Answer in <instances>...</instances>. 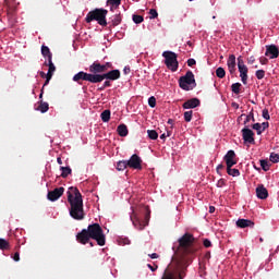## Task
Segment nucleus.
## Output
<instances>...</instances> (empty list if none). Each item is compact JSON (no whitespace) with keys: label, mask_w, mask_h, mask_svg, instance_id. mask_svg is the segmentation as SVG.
Segmentation results:
<instances>
[{"label":"nucleus","mask_w":279,"mask_h":279,"mask_svg":"<svg viewBox=\"0 0 279 279\" xmlns=\"http://www.w3.org/2000/svg\"><path fill=\"white\" fill-rule=\"evenodd\" d=\"M270 162H279V155L276 153H271L269 157Z\"/></svg>","instance_id":"ea45409f"},{"label":"nucleus","mask_w":279,"mask_h":279,"mask_svg":"<svg viewBox=\"0 0 279 279\" xmlns=\"http://www.w3.org/2000/svg\"><path fill=\"white\" fill-rule=\"evenodd\" d=\"M13 260H15V263H19L21 260V255L19 253H15L13 256Z\"/></svg>","instance_id":"09e8293b"},{"label":"nucleus","mask_w":279,"mask_h":279,"mask_svg":"<svg viewBox=\"0 0 279 279\" xmlns=\"http://www.w3.org/2000/svg\"><path fill=\"white\" fill-rule=\"evenodd\" d=\"M87 232H89V236L96 241L98 245L102 247L106 245V234H104V229L99 223H93L87 227Z\"/></svg>","instance_id":"7ed1b4c3"},{"label":"nucleus","mask_w":279,"mask_h":279,"mask_svg":"<svg viewBox=\"0 0 279 279\" xmlns=\"http://www.w3.org/2000/svg\"><path fill=\"white\" fill-rule=\"evenodd\" d=\"M119 77H121V72L119 70H111L104 74H96V84L104 82V80H111L114 82V80H119Z\"/></svg>","instance_id":"423d86ee"},{"label":"nucleus","mask_w":279,"mask_h":279,"mask_svg":"<svg viewBox=\"0 0 279 279\" xmlns=\"http://www.w3.org/2000/svg\"><path fill=\"white\" fill-rule=\"evenodd\" d=\"M197 106H199V99H197V98H192V99L186 100V101L183 104V109H184V110H191V109H193V108H197Z\"/></svg>","instance_id":"a211bd4d"},{"label":"nucleus","mask_w":279,"mask_h":279,"mask_svg":"<svg viewBox=\"0 0 279 279\" xmlns=\"http://www.w3.org/2000/svg\"><path fill=\"white\" fill-rule=\"evenodd\" d=\"M107 15L108 10L95 9L94 11L87 13L86 23H93V21H97L98 24H100L102 27H106L108 25V22L106 21Z\"/></svg>","instance_id":"f03ea898"},{"label":"nucleus","mask_w":279,"mask_h":279,"mask_svg":"<svg viewBox=\"0 0 279 279\" xmlns=\"http://www.w3.org/2000/svg\"><path fill=\"white\" fill-rule=\"evenodd\" d=\"M195 64H197V61H195V59L187 60V66H195Z\"/></svg>","instance_id":"49530a36"},{"label":"nucleus","mask_w":279,"mask_h":279,"mask_svg":"<svg viewBox=\"0 0 279 279\" xmlns=\"http://www.w3.org/2000/svg\"><path fill=\"white\" fill-rule=\"evenodd\" d=\"M219 169H223V165H218L217 171H219Z\"/></svg>","instance_id":"e2e57ef3"},{"label":"nucleus","mask_w":279,"mask_h":279,"mask_svg":"<svg viewBox=\"0 0 279 279\" xmlns=\"http://www.w3.org/2000/svg\"><path fill=\"white\" fill-rule=\"evenodd\" d=\"M100 118L104 123H108L110 121V110L102 111Z\"/></svg>","instance_id":"c85d7f7f"},{"label":"nucleus","mask_w":279,"mask_h":279,"mask_svg":"<svg viewBox=\"0 0 279 279\" xmlns=\"http://www.w3.org/2000/svg\"><path fill=\"white\" fill-rule=\"evenodd\" d=\"M128 167H129L128 160L118 161V163H117V169L119 171H125V169H128Z\"/></svg>","instance_id":"cd10ccee"},{"label":"nucleus","mask_w":279,"mask_h":279,"mask_svg":"<svg viewBox=\"0 0 279 279\" xmlns=\"http://www.w3.org/2000/svg\"><path fill=\"white\" fill-rule=\"evenodd\" d=\"M108 69H112V63L107 62L106 64H101V63L94 62L89 66V71L90 73H94V75H98L97 73H106Z\"/></svg>","instance_id":"1a4fd4ad"},{"label":"nucleus","mask_w":279,"mask_h":279,"mask_svg":"<svg viewBox=\"0 0 279 279\" xmlns=\"http://www.w3.org/2000/svg\"><path fill=\"white\" fill-rule=\"evenodd\" d=\"M162 58H165V64L167 69H169L172 72L178 71V54L173 51H163Z\"/></svg>","instance_id":"39448f33"},{"label":"nucleus","mask_w":279,"mask_h":279,"mask_svg":"<svg viewBox=\"0 0 279 279\" xmlns=\"http://www.w3.org/2000/svg\"><path fill=\"white\" fill-rule=\"evenodd\" d=\"M45 65L48 68V73L45 74V72H40L41 77L46 76V82L44 86H47L49 82H51V77H53V73H56V65L53 64V60L50 59L48 61H45Z\"/></svg>","instance_id":"6e6552de"},{"label":"nucleus","mask_w":279,"mask_h":279,"mask_svg":"<svg viewBox=\"0 0 279 279\" xmlns=\"http://www.w3.org/2000/svg\"><path fill=\"white\" fill-rule=\"evenodd\" d=\"M253 130H255L258 135L263 134V125L260 123L253 124Z\"/></svg>","instance_id":"4c0bfd02"},{"label":"nucleus","mask_w":279,"mask_h":279,"mask_svg":"<svg viewBox=\"0 0 279 279\" xmlns=\"http://www.w3.org/2000/svg\"><path fill=\"white\" fill-rule=\"evenodd\" d=\"M265 56L270 58V60L278 58V56H279L278 47H276L275 45L267 46Z\"/></svg>","instance_id":"dca6fc26"},{"label":"nucleus","mask_w":279,"mask_h":279,"mask_svg":"<svg viewBox=\"0 0 279 279\" xmlns=\"http://www.w3.org/2000/svg\"><path fill=\"white\" fill-rule=\"evenodd\" d=\"M143 21H144L143 15H136V14L133 15V22H134L136 25L143 23Z\"/></svg>","instance_id":"58836bf2"},{"label":"nucleus","mask_w":279,"mask_h":279,"mask_svg":"<svg viewBox=\"0 0 279 279\" xmlns=\"http://www.w3.org/2000/svg\"><path fill=\"white\" fill-rule=\"evenodd\" d=\"M192 119H193V111H185L184 112V121L186 123H191Z\"/></svg>","instance_id":"c9c22d12"},{"label":"nucleus","mask_w":279,"mask_h":279,"mask_svg":"<svg viewBox=\"0 0 279 279\" xmlns=\"http://www.w3.org/2000/svg\"><path fill=\"white\" fill-rule=\"evenodd\" d=\"M57 162H58V165H62V158L58 157Z\"/></svg>","instance_id":"bf43d9fd"},{"label":"nucleus","mask_w":279,"mask_h":279,"mask_svg":"<svg viewBox=\"0 0 279 279\" xmlns=\"http://www.w3.org/2000/svg\"><path fill=\"white\" fill-rule=\"evenodd\" d=\"M167 136H171V132L168 131V132H167Z\"/></svg>","instance_id":"338daca9"},{"label":"nucleus","mask_w":279,"mask_h":279,"mask_svg":"<svg viewBox=\"0 0 279 279\" xmlns=\"http://www.w3.org/2000/svg\"><path fill=\"white\" fill-rule=\"evenodd\" d=\"M61 195H64V187H57L53 191L48 192V199L49 202H58Z\"/></svg>","instance_id":"ddd939ff"},{"label":"nucleus","mask_w":279,"mask_h":279,"mask_svg":"<svg viewBox=\"0 0 279 279\" xmlns=\"http://www.w3.org/2000/svg\"><path fill=\"white\" fill-rule=\"evenodd\" d=\"M10 248V243L5 241L4 239H0V250H9Z\"/></svg>","instance_id":"e433bc0d"},{"label":"nucleus","mask_w":279,"mask_h":279,"mask_svg":"<svg viewBox=\"0 0 279 279\" xmlns=\"http://www.w3.org/2000/svg\"><path fill=\"white\" fill-rule=\"evenodd\" d=\"M68 202L70 204V217L76 221H82L86 217V214L84 213L82 193H80L77 187H69Z\"/></svg>","instance_id":"f257e3e1"},{"label":"nucleus","mask_w":279,"mask_h":279,"mask_svg":"<svg viewBox=\"0 0 279 279\" xmlns=\"http://www.w3.org/2000/svg\"><path fill=\"white\" fill-rule=\"evenodd\" d=\"M204 246L205 247H210V245H213V243L210 242V240H208V239H206V240H204Z\"/></svg>","instance_id":"de8ad7c7"},{"label":"nucleus","mask_w":279,"mask_h":279,"mask_svg":"<svg viewBox=\"0 0 279 279\" xmlns=\"http://www.w3.org/2000/svg\"><path fill=\"white\" fill-rule=\"evenodd\" d=\"M251 119H253V121H254V116H246V119H245L244 123H248V121Z\"/></svg>","instance_id":"4d7b16f0"},{"label":"nucleus","mask_w":279,"mask_h":279,"mask_svg":"<svg viewBox=\"0 0 279 279\" xmlns=\"http://www.w3.org/2000/svg\"><path fill=\"white\" fill-rule=\"evenodd\" d=\"M217 186H218V189L226 186V181L223 179L218 180Z\"/></svg>","instance_id":"a18cd8bd"},{"label":"nucleus","mask_w":279,"mask_h":279,"mask_svg":"<svg viewBox=\"0 0 279 279\" xmlns=\"http://www.w3.org/2000/svg\"><path fill=\"white\" fill-rule=\"evenodd\" d=\"M119 136L125 137L128 136V126L125 124H120L117 129Z\"/></svg>","instance_id":"5701e85b"},{"label":"nucleus","mask_w":279,"mask_h":279,"mask_svg":"<svg viewBox=\"0 0 279 279\" xmlns=\"http://www.w3.org/2000/svg\"><path fill=\"white\" fill-rule=\"evenodd\" d=\"M110 86V81H105L104 86L100 88V90H104V88H108Z\"/></svg>","instance_id":"8fccbe9b"},{"label":"nucleus","mask_w":279,"mask_h":279,"mask_svg":"<svg viewBox=\"0 0 279 279\" xmlns=\"http://www.w3.org/2000/svg\"><path fill=\"white\" fill-rule=\"evenodd\" d=\"M236 154L234 150H228V153L225 155V161L227 167H234L236 165Z\"/></svg>","instance_id":"2eb2a0df"},{"label":"nucleus","mask_w":279,"mask_h":279,"mask_svg":"<svg viewBox=\"0 0 279 279\" xmlns=\"http://www.w3.org/2000/svg\"><path fill=\"white\" fill-rule=\"evenodd\" d=\"M227 173L228 175H232V178H239V175H241L239 169H234L232 167H227Z\"/></svg>","instance_id":"b1692460"},{"label":"nucleus","mask_w":279,"mask_h":279,"mask_svg":"<svg viewBox=\"0 0 279 279\" xmlns=\"http://www.w3.org/2000/svg\"><path fill=\"white\" fill-rule=\"evenodd\" d=\"M232 93L239 95L241 93V83H234L231 85Z\"/></svg>","instance_id":"473e14b6"},{"label":"nucleus","mask_w":279,"mask_h":279,"mask_svg":"<svg viewBox=\"0 0 279 279\" xmlns=\"http://www.w3.org/2000/svg\"><path fill=\"white\" fill-rule=\"evenodd\" d=\"M256 195L258 199H267V197H269V192H267L265 185H259L256 187Z\"/></svg>","instance_id":"6ab92c4d"},{"label":"nucleus","mask_w":279,"mask_h":279,"mask_svg":"<svg viewBox=\"0 0 279 279\" xmlns=\"http://www.w3.org/2000/svg\"><path fill=\"white\" fill-rule=\"evenodd\" d=\"M254 169H256V171H260V168H257L256 166H254Z\"/></svg>","instance_id":"69168bd1"},{"label":"nucleus","mask_w":279,"mask_h":279,"mask_svg":"<svg viewBox=\"0 0 279 279\" xmlns=\"http://www.w3.org/2000/svg\"><path fill=\"white\" fill-rule=\"evenodd\" d=\"M123 73H124V75H128L130 73V66H125L123 69Z\"/></svg>","instance_id":"5fc2aeb1"},{"label":"nucleus","mask_w":279,"mask_h":279,"mask_svg":"<svg viewBox=\"0 0 279 279\" xmlns=\"http://www.w3.org/2000/svg\"><path fill=\"white\" fill-rule=\"evenodd\" d=\"M148 105L150 108H156V98L154 96L148 99Z\"/></svg>","instance_id":"c03bdc74"},{"label":"nucleus","mask_w":279,"mask_h":279,"mask_svg":"<svg viewBox=\"0 0 279 279\" xmlns=\"http://www.w3.org/2000/svg\"><path fill=\"white\" fill-rule=\"evenodd\" d=\"M259 165H260L263 171H269V168H270L269 160L262 159V160H259Z\"/></svg>","instance_id":"c756f323"},{"label":"nucleus","mask_w":279,"mask_h":279,"mask_svg":"<svg viewBox=\"0 0 279 279\" xmlns=\"http://www.w3.org/2000/svg\"><path fill=\"white\" fill-rule=\"evenodd\" d=\"M126 163L129 165L130 169H137L138 171L143 169V159H141L136 154L132 155L131 158L126 160Z\"/></svg>","instance_id":"9b49d317"},{"label":"nucleus","mask_w":279,"mask_h":279,"mask_svg":"<svg viewBox=\"0 0 279 279\" xmlns=\"http://www.w3.org/2000/svg\"><path fill=\"white\" fill-rule=\"evenodd\" d=\"M14 12H16V8H14L12 5H8V17L11 21H14Z\"/></svg>","instance_id":"7c9ffc66"},{"label":"nucleus","mask_w":279,"mask_h":279,"mask_svg":"<svg viewBox=\"0 0 279 279\" xmlns=\"http://www.w3.org/2000/svg\"><path fill=\"white\" fill-rule=\"evenodd\" d=\"M267 128H269V123H268V122H264V123L262 124V130H263V132H265V130H267Z\"/></svg>","instance_id":"3c124183"},{"label":"nucleus","mask_w":279,"mask_h":279,"mask_svg":"<svg viewBox=\"0 0 279 279\" xmlns=\"http://www.w3.org/2000/svg\"><path fill=\"white\" fill-rule=\"evenodd\" d=\"M131 221L136 230H144L145 226H147V222H141V219L137 217L134 218V216H131Z\"/></svg>","instance_id":"412c9836"},{"label":"nucleus","mask_w":279,"mask_h":279,"mask_svg":"<svg viewBox=\"0 0 279 279\" xmlns=\"http://www.w3.org/2000/svg\"><path fill=\"white\" fill-rule=\"evenodd\" d=\"M111 23L114 27H117V25H121V15L120 14L113 15Z\"/></svg>","instance_id":"2f4dec72"},{"label":"nucleus","mask_w":279,"mask_h":279,"mask_svg":"<svg viewBox=\"0 0 279 279\" xmlns=\"http://www.w3.org/2000/svg\"><path fill=\"white\" fill-rule=\"evenodd\" d=\"M168 123H169V125H173V120L169 119Z\"/></svg>","instance_id":"0e129e2a"},{"label":"nucleus","mask_w":279,"mask_h":279,"mask_svg":"<svg viewBox=\"0 0 279 279\" xmlns=\"http://www.w3.org/2000/svg\"><path fill=\"white\" fill-rule=\"evenodd\" d=\"M238 69L241 77V82L243 84H247V65H245V62L243 61V57L238 58Z\"/></svg>","instance_id":"9d476101"},{"label":"nucleus","mask_w":279,"mask_h":279,"mask_svg":"<svg viewBox=\"0 0 279 279\" xmlns=\"http://www.w3.org/2000/svg\"><path fill=\"white\" fill-rule=\"evenodd\" d=\"M209 213H211V214L215 213V207L214 206L209 207Z\"/></svg>","instance_id":"680f3d73"},{"label":"nucleus","mask_w":279,"mask_h":279,"mask_svg":"<svg viewBox=\"0 0 279 279\" xmlns=\"http://www.w3.org/2000/svg\"><path fill=\"white\" fill-rule=\"evenodd\" d=\"M37 110H39V112L45 114V112L49 110V102L40 101Z\"/></svg>","instance_id":"393cba45"},{"label":"nucleus","mask_w":279,"mask_h":279,"mask_svg":"<svg viewBox=\"0 0 279 279\" xmlns=\"http://www.w3.org/2000/svg\"><path fill=\"white\" fill-rule=\"evenodd\" d=\"M147 267L150 269V271H156V269H158V266L154 268V266H151L150 264H148Z\"/></svg>","instance_id":"6e6d98bb"},{"label":"nucleus","mask_w":279,"mask_h":279,"mask_svg":"<svg viewBox=\"0 0 279 279\" xmlns=\"http://www.w3.org/2000/svg\"><path fill=\"white\" fill-rule=\"evenodd\" d=\"M257 80H263L265 77V71L264 70H257L255 73Z\"/></svg>","instance_id":"79ce46f5"},{"label":"nucleus","mask_w":279,"mask_h":279,"mask_svg":"<svg viewBox=\"0 0 279 279\" xmlns=\"http://www.w3.org/2000/svg\"><path fill=\"white\" fill-rule=\"evenodd\" d=\"M90 239H93V238L90 236L88 229H83L76 235V240L78 241V243H82L83 245H86V243H88V241H90Z\"/></svg>","instance_id":"4468645a"},{"label":"nucleus","mask_w":279,"mask_h":279,"mask_svg":"<svg viewBox=\"0 0 279 279\" xmlns=\"http://www.w3.org/2000/svg\"><path fill=\"white\" fill-rule=\"evenodd\" d=\"M227 66L229 69V73L233 75L236 72V57L234 54H230L227 61Z\"/></svg>","instance_id":"f3484780"},{"label":"nucleus","mask_w":279,"mask_h":279,"mask_svg":"<svg viewBox=\"0 0 279 279\" xmlns=\"http://www.w3.org/2000/svg\"><path fill=\"white\" fill-rule=\"evenodd\" d=\"M107 5H111L110 10L112 12L114 8H119L121 5V0H107Z\"/></svg>","instance_id":"a878e982"},{"label":"nucleus","mask_w":279,"mask_h":279,"mask_svg":"<svg viewBox=\"0 0 279 279\" xmlns=\"http://www.w3.org/2000/svg\"><path fill=\"white\" fill-rule=\"evenodd\" d=\"M161 141H165L167 138V135L163 133L160 135Z\"/></svg>","instance_id":"052dcab7"},{"label":"nucleus","mask_w":279,"mask_h":279,"mask_svg":"<svg viewBox=\"0 0 279 279\" xmlns=\"http://www.w3.org/2000/svg\"><path fill=\"white\" fill-rule=\"evenodd\" d=\"M41 56H44V58H46V62L49 60H52V58H53L51 50L47 46H41Z\"/></svg>","instance_id":"4be33fe9"},{"label":"nucleus","mask_w":279,"mask_h":279,"mask_svg":"<svg viewBox=\"0 0 279 279\" xmlns=\"http://www.w3.org/2000/svg\"><path fill=\"white\" fill-rule=\"evenodd\" d=\"M147 134L150 141H156L158 138V132H156L155 130H148Z\"/></svg>","instance_id":"72a5a7b5"},{"label":"nucleus","mask_w":279,"mask_h":279,"mask_svg":"<svg viewBox=\"0 0 279 279\" xmlns=\"http://www.w3.org/2000/svg\"><path fill=\"white\" fill-rule=\"evenodd\" d=\"M61 178H69L71 175V168L70 167H60Z\"/></svg>","instance_id":"bb28decb"},{"label":"nucleus","mask_w":279,"mask_h":279,"mask_svg":"<svg viewBox=\"0 0 279 279\" xmlns=\"http://www.w3.org/2000/svg\"><path fill=\"white\" fill-rule=\"evenodd\" d=\"M262 117L263 119H265L266 121H269L271 119V117L269 116V110L268 109H263L262 111Z\"/></svg>","instance_id":"a19ab883"},{"label":"nucleus","mask_w":279,"mask_h":279,"mask_svg":"<svg viewBox=\"0 0 279 279\" xmlns=\"http://www.w3.org/2000/svg\"><path fill=\"white\" fill-rule=\"evenodd\" d=\"M90 82V84H97V74L86 73L81 71L73 76V82L80 83V81Z\"/></svg>","instance_id":"0eeeda50"},{"label":"nucleus","mask_w":279,"mask_h":279,"mask_svg":"<svg viewBox=\"0 0 279 279\" xmlns=\"http://www.w3.org/2000/svg\"><path fill=\"white\" fill-rule=\"evenodd\" d=\"M150 19H158V11L156 9L149 10Z\"/></svg>","instance_id":"37998d69"},{"label":"nucleus","mask_w":279,"mask_h":279,"mask_svg":"<svg viewBox=\"0 0 279 279\" xmlns=\"http://www.w3.org/2000/svg\"><path fill=\"white\" fill-rule=\"evenodd\" d=\"M242 138L244 143H248L250 145H254L255 140H254V131L245 126L242 129Z\"/></svg>","instance_id":"f8f14e48"},{"label":"nucleus","mask_w":279,"mask_h":279,"mask_svg":"<svg viewBox=\"0 0 279 279\" xmlns=\"http://www.w3.org/2000/svg\"><path fill=\"white\" fill-rule=\"evenodd\" d=\"M238 228H254V221L250 219H238L235 222Z\"/></svg>","instance_id":"aec40b11"},{"label":"nucleus","mask_w":279,"mask_h":279,"mask_svg":"<svg viewBox=\"0 0 279 279\" xmlns=\"http://www.w3.org/2000/svg\"><path fill=\"white\" fill-rule=\"evenodd\" d=\"M39 99H43V94L39 95Z\"/></svg>","instance_id":"774afa93"},{"label":"nucleus","mask_w":279,"mask_h":279,"mask_svg":"<svg viewBox=\"0 0 279 279\" xmlns=\"http://www.w3.org/2000/svg\"><path fill=\"white\" fill-rule=\"evenodd\" d=\"M260 64H266L268 62L267 58L259 59Z\"/></svg>","instance_id":"603ef678"},{"label":"nucleus","mask_w":279,"mask_h":279,"mask_svg":"<svg viewBox=\"0 0 279 279\" xmlns=\"http://www.w3.org/2000/svg\"><path fill=\"white\" fill-rule=\"evenodd\" d=\"M254 61H255L254 57H250L248 63H250V64H254Z\"/></svg>","instance_id":"13d9d810"},{"label":"nucleus","mask_w":279,"mask_h":279,"mask_svg":"<svg viewBox=\"0 0 279 279\" xmlns=\"http://www.w3.org/2000/svg\"><path fill=\"white\" fill-rule=\"evenodd\" d=\"M216 75L217 77H219L220 80H223V77H226V70L223 68H218L216 70Z\"/></svg>","instance_id":"f704fd0d"},{"label":"nucleus","mask_w":279,"mask_h":279,"mask_svg":"<svg viewBox=\"0 0 279 279\" xmlns=\"http://www.w3.org/2000/svg\"><path fill=\"white\" fill-rule=\"evenodd\" d=\"M148 256H149V258H153V259L158 258V254L157 253L149 254Z\"/></svg>","instance_id":"864d4df0"},{"label":"nucleus","mask_w":279,"mask_h":279,"mask_svg":"<svg viewBox=\"0 0 279 279\" xmlns=\"http://www.w3.org/2000/svg\"><path fill=\"white\" fill-rule=\"evenodd\" d=\"M179 86L182 90H193L197 84L195 83V74L191 71H187L184 76H181L179 80Z\"/></svg>","instance_id":"20e7f679"}]
</instances>
